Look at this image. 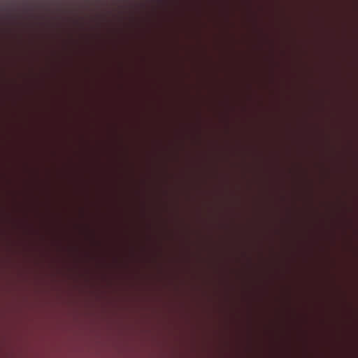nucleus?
Instances as JSON below:
<instances>
[{
    "mask_svg": "<svg viewBox=\"0 0 358 358\" xmlns=\"http://www.w3.org/2000/svg\"><path fill=\"white\" fill-rule=\"evenodd\" d=\"M109 271H112V269L108 270Z\"/></svg>",
    "mask_w": 358,
    "mask_h": 358,
    "instance_id": "obj_5",
    "label": "nucleus"
},
{
    "mask_svg": "<svg viewBox=\"0 0 358 358\" xmlns=\"http://www.w3.org/2000/svg\"><path fill=\"white\" fill-rule=\"evenodd\" d=\"M238 271H241V269H238Z\"/></svg>",
    "mask_w": 358,
    "mask_h": 358,
    "instance_id": "obj_6",
    "label": "nucleus"
},
{
    "mask_svg": "<svg viewBox=\"0 0 358 358\" xmlns=\"http://www.w3.org/2000/svg\"><path fill=\"white\" fill-rule=\"evenodd\" d=\"M117 270H113V315H115V284H116V278H117V274H116V271Z\"/></svg>",
    "mask_w": 358,
    "mask_h": 358,
    "instance_id": "obj_2",
    "label": "nucleus"
},
{
    "mask_svg": "<svg viewBox=\"0 0 358 358\" xmlns=\"http://www.w3.org/2000/svg\"><path fill=\"white\" fill-rule=\"evenodd\" d=\"M135 248H136V246H135L134 243H132L131 245V249L134 251L136 249Z\"/></svg>",
    "mask_w": 358,
    "mask_h": 358,
    "instance_id": "obj_3",
    "label": "nucleus"
},
{
    "mask_svg": "<svg viewBox=\"0 0 358 358\" xmlns=\"http://www.w3.org/2000/svg\"><path fill=\"white\" fill-rule=\"evenodd\" d=\"M99 268L102 269V268H104L103 267H99ZM108 268H110V267H108ZM110 268H112V267H110Z\"/></svg>",
    "mask_w": 358,
    "mask_h": 358,
    "instance_id": "obj_4",
    "label": "nucleus"
},
{
    "mask_svg": "<svg viewBox=\"0 0 358 358\" xmlns=\"http://www.w3.org/2000/svg\"><path fill=\"white\" fill-rule=\"evenodd\" d=\"M115 268H121L117 265L116 257V128H113V269ZM247 268H255V267Z\"/></svg>",
    "mask_w": 358,
    "mask_h": 358,
    "instance_id": "obj_1",
    "label": "nucleus"
}]
</instances>
